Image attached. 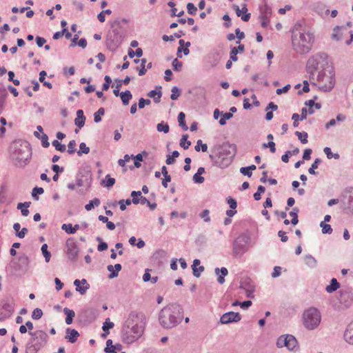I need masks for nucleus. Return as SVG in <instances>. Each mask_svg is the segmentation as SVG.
I'll use <instances>...</instances> for the list:
<instances>
[{
	"mask_svg": "<svg viewBox=\"0 0 353 353\" xmlns=\"http://www.w3.org/2000/svg\"><path fill=\"white\" fill-rule=\"evenodd\" d=\"M185 114L183 112H179V114H178L179 125L181 126L183 130L186 131L188 130V127L185 123Z\"/></svg>",
	"mask_w": 353,
	"mask_h": 353,
	"instance_id": "473e14b6",
	"label": "nucleus"
},
{
	"mask_svg": "<svg viewBox=\"0 0 353 353\" xmlns=\"http://www.w3.org/2000/svg\"><path fill=\"white\" fill-rule=\"evenodd\" d=\"M43 192H44V190L43 188L35 187L32 189V196L33 197V199L34 200L38 201L39 200L38 195L42 194L43 193Z\"/></svg>",
	"mask_w": 353,
	"mask_h": 353,
	"instance_id": "3c124183",
	"label": "nucleus"
},
{
	"mask_svg": "<svg viewBox=\"0 0 353 353\" xmlns=\"http://www.w3.org/2000/svg\"><path fill=\"white\" fill-rule=\"evenodd\" d=\"M314 42V33L303 29L299 23H296L292 30V43L294 50L299 54L309 52Z\"/></svg>",
	"mask_w": 353,
	"mask_h": 353,
	"instance_id": "f03ea898",
	"label": "nucleus"
},
{
	"mask_svg": "<svg viewBox=\"0 0 353 353\" xmlns=\"http://www.w3.org/2000/svg\"><path fill=\"white\" fill-rule=\"evenodd\" d=\"M276 346L279 348L285 347L290 351H296L298 348V342L293 335L285 334L278 338Z\"/></svg>",
	"mask_w": 353,
	"mask_h": 353,
	"instance_id": "9b49d317",
	"label": "nucleus"
},
{
	"mask_svg": "<svg viewBox=\"0 0 353 353\" xmlns=\"http://www.w3.org/2000/svg\"><path fill=\"white\" fill-rule=\"evenodd\" d=\"M201 149L203 152H206L208 150V145L205 143H203L201 140H198L196 145H195V150L199 152Z\"/></svg>",
	"mask_w": 353,
	"mask_h": 353,
	"instance_id": "4d7b16f0",
	"label": "nucleus"
},
{
	"mask_svg": "<svg viewBox=\"0 0 353 353\" xmlns=\"http://www.w3.org/2000/svg\"><path fill=\"white\" fill-rule=\"evenodd\" d=\"M187 10L188 14L194 15L196 14L197 8L192 3H188L187 4Z\"/></svg>",
	"mask_w": 353,
	"mask_h": 353,
	"instance_id": "69168bd1",
	"label": "nucleus"
},
{
	"mask_svg": "<svg viewBox=\"0 0 353 353\" xmlns=\"http://www.w3.org/2000/svg\"><path fill=\"white\" fill-rule=\"evenodd\" d=\"M335 72L332 66L327 65L319 72L316 77L317 84L321 90L330 91L335 85Z\"/></svg>",
	"mask_w": 353,
	"mask_h": 353,
	"instance_id": "0eeeda50",
	"label": "nucleus"
},
{
	"mask_svg": "<svg viewBox=\"0 0 353 353\" xmlns=\"http://www.w3.org/2000/svg\"><path fill=\"white\" fill-rule=\"evenodd\" d=\"M188 135L183 134L180 140V146L183 149L187 150L191 145V142L188 141Z\"/></svg>",
	"mask_w": 353,
	"mask_h": 353,
	"instance_id": "4c0bfd02",
	"label": "nucleus"
},
{
	"mask_svg": "<svg viewBox=\"0 0 353 353\" xmlns=\"http://www.w3.org/2000/svg\"><path fill=\"white\" fill-rule=\"evenodd\" d=\"M41 252H42V254L45 258V260L48 263L50 261V258H51V254L50 252L48 250V245L47 244H43L42 246H41Z\"/></svg>",
	"mask_w": 353,
	"mask_h": 353,
	"instance_id": "37998d69",
	"label": "nucleus"
},
{
	"mask_svg": "<svg viewBox=\"0 0 353 353\" xmlns=\"http://www.w3.org/2000/svg\"><path fill=\"white\" fill-rule=\"evenodd\" d=\"M85 117H77L74 119V124L79 128H81L85 125Z\"/></svg>",
	"mask_w": 353,
	"mask_h": 353,
	"instance_id": "338daca9",
	"label": "nucleus"
},
{
	"mask_svg": "<svg viewBox=\"0 0 353 353\" xmlns=\"http://www.w3.org/2000/svg\"><path fill=\"white\" fill-rule=\"evenodd\" d=\"M314 11L321 17H326L329 14L330 10L325 8V6L321 3H317L314 7Z\"/></svg>",
	"mask_w": 353,
	"mask_h": 353,
	"instance_id": "bb28decb",
	"label": "nucleus"
},
{
	"mask_svg": "<svg viewBox=\"0 0 353 353\" xmlns=\"http://www.w3.org/2000/svg\"><path fill=\"white\" fill-rule=\"evenodd\" d=\"M141 191H132L131 192V196L132 197V201L134 204H138L141 203Z\"/></svg>",
	"mask_w": 353,
	"mask_h": 353,
	"instance_id": "79ce46f5",
	"label": "nucleus"
},
{
	"mask_svg": "<svg viewBox=\"0 0 353 353\" xmlns=\"http://www.w3.org/2000/svg\"><path fill=\"white\" fill-rule=\"evenodd\" d=\"M295 135L298 137L299 139L301 141V142L303 144H305L307 143V137H308V135H307V133L305 132H299V131H296L295 132Z\"/></svg>",
	"mask_w": 353,
	"mask_h": 353,
	"instance_id": "c03bdc74",
	"label": "nucleus"
},
{
	"mask_svg": "<svg viewBox=\"0 0 353 353\" xmlns=\"http://www.w3.org/2000/svg\"><path fill=\"white\" fill-rule=\"evenodd\" d=\"M141 204H147L151 210H154L157 208V203H151L145 197L141 196Z\"/></svg>",
	"mask_w": 353,
	"mask_h": 353,
	"instance_id": "6e6d98bb",
	"label": "nucleus"
},
{
	"mask_svg": "<svg viewBox=\"0 0 353 353\" xmlns=\"http://www.w3.org/2000/svg\"><path fill=\"white\" fill-rule=\"evenodd\" d=\"M147 61L145 59H141L140 68L137 67L136 69L139 71V75L143 76L146 73L147 69L145 68V63Z\"/></svg>",
	"mask_w": 353,
	"mask_h": 353,
	"instance_id": "de8ad7c7",
	"label": "nucleus"
},
{
	"mask_svg": "<svg viewBox=\"0 0 353 353\" xmlns=\"http://www.w3.org/2000/svg\"><path fill=\"white\" fill-rule=\"evenodd\" d=\"M327 55L325 53H319L311 57L307 61V70L310 74L314 75V72L319 70V63L321 60H325Z\"/></svg>",
	"mask_w": 353,
	"mask_h": 353,
	"instance_id": "4468645a",
	"label": "nucleus"
},
{
	"mask_svg": "<svg viewBox=\"0 0 353 353\" xmlns=\"http://www.w3.org/2000/svg\"><path fill=\"white\" fill-rule=\"evenodd\" d=\"M259 10L261 12V18H269L271 16V8L268 5L265 0H263L262 4L259 6Z\"/></svg>",
	"mask_w": 353,
	"mask_h": 353,
	"instance_id": "393cba45",
	"label": "nucleus"
},
{
	"mask_svg": "<svg viewBox=\"0 0 353 353\" xmlns=\"http://www.w3.org/2000/svg\"><path fill=\"white\" fill-rule=\"evenodd\" d=\"M339 287L340 284L337 281L336 279L333 278L332 279L330 285L326 287L325 290L329 293H332L339 288Z\"/></svg>",
	"mask_w": 353,
	"mask_h": 353,
	"instance_id": "7c9ffc66",
	"label": "nucleus"
},
{
	"mask_svg": "<svg viewBox=\"0 0 353 353\" xmlns=\"http://www.w3.org/2000/svg\"><path fill=\"white\" fill-rule=\"evenodd\" d=\"M321 163V159H316L313 163L312 164L311 167L308 169V172L310 174L316 175L318 174V172H316L314 171L315 169L318 168L319 165Z\"/></svg>",
	"mask_w": 353,
	"mask_h": 353,
	"instance_id": "ea45409f",
	"label": "nucleus"
},
{
	"mask_svg": "<svg viewBox=\"0 0 353 353\" xmlns=\"http://www.w3.org/2000/svg\"><path fill=\"white\" fill-rule=\"evenodd\" d=\"M96 241L99 242V244L97 246V250L99 252H103L104 250H106L108 249V244L107 243L104 242L101 237L97 236L96 238Z\"/></svg>",
	"mask_w": 353,
	"mask_h": 353,
	"instance_id": "a18cd8bd",
	"label": "nucleus"
},
{
	"mask_svg": "<svg viewBox=\"0 0 353 353\" xmlns=\"http://www.w3.org/2000/svg\"><path fill=\"white\" fill-rule=\"evenodd\" d=\"M145 323L143 313L131 312L122 327L123 341L127 344H131L139 339L143 333Z\"/></svg>",
	"mask_w": 353,
	"mask_h": 353,
	"instance_id": "f257e3e1",
	"label": "nucleus"
},
{
	"mask_svg": "<svg viewBox=\"0 0 353 353\" xmlns=\"http://www.w3.org/2000/svg\"><path fill=\"white\" fill-rule=\"evenodd\" d=\"M121 21L117 19L111 24V29L108 32L106 37V45L109 49H115L123 41V35L120 31Z\"/></svg>",
	"mask_w": 353,
	"mask_h": 353,
	"instance_id": "6e6552de",
	"label": "nucleus"
},
{
	"mask_svg": "<svg viewBox=\"0 0 353 353\" xmlns=\"http://www.w3.org/2000/svg\"><path fill=\"white\" fill-rule=\"evenodd\" d=\"M233 8L236 11V14L238 17H241L243 15L242 13L243 12H246L248 11V9L246 8V5L244 4L242 7V10H240L239 6L237 5H234L233 6Z\"/></svg>",
	"mask_w": 353,
	"mask_h": 353,
	"instance_id": "bf43d9fd",
	"label": "nucleus"
},
{
	"mask_svg": "<svg viewBox=\"0 0 353 353\" xmlns=\"http://www.w3.org/2000/svg\"><path fill=\"white\" fill-rule=\"evenodd\" d=\"M90 148L85 143H81L79 145V150L77 152L78 156L81 157L83 154H88Z\"/></svg>",
	"mask_w": 353,
	"mask_h": 353,
	"instance_id": "09e8293b",
	"label": "nucleus"
},
{
	"mask_svg": "<svg viewBox=\"0 0 353 353\" xmlns=\"http://www.w3.org/2000/svg\"><path fill=\"white\" fill-rule=\"evenodd\" d=\"M132 158L134 160V166L130 165V166H129V168L130 170H132L134 168V167H135V168H140L141 165L140 161H143V154H137L135 156H134L132 154Z\"/></svg>",
	"mask_w": 353,
	"mask_h": 353,
	"instance_id": "72a5a7b5",
	"label": "nucleus"
},
{
	"mask_svg": "<svg viewBox=\"0 0 353 353\" xmlns=\"http://www.w3.org/2000/svg\"><path fill=\"white\" fill-rule=\"evenodd\" d=\"M350 34V39L345 41L347 45H350L353 41V32L348 30L345 26H336L333 29V34L332 38L337 41H341L344 37Z\"/></svg>",
	"mask_w": 353,
	"mask_h": 353,
	"instance_id": "ddd939ff",
	"label": "nucleus"
},
{
	"mask_svg": "<svg viewBox=\"0 0 353 353\" xmlns=\"http://www.w3.org/2000/svg\"><path fill=\"white\" fill-rule=\"evenodd\" d=\"M43 316V312L40 308H35L32 313V318L34 320H39Z\"/></svg>",
	"mask_w": 353,
	"mask_h": 353,
	"instance_id": "13d9d810",
	"label": "nucleus"
},
{
	"mask_svg": "<svg viewBox=\"0 0 353 353\" xmlns=\"http://www.w3.org/2000/svg\"><path fill=\"white\" fill-rule=\"evenodd\" d=\"M41 141V145L43 148H48L50 143L48 142V137L47 134L43 133L41 138L39 139Z\"/></svg>",
	"mask_w": 353,
	"mask_h": 353,
	"instance_id": "e2e57ef3",
	"label": "nucleus"
},
{
	"mask_svg": "<svg viewBox=\"0 0 353 353\" xmlns=\"http://www.w3.org/2000/svg\"><path fill=\"white\" fill-rule=\"evenodd\" d=\"M341 208L344 213L353 214V188L346 189L343 194Z\"/></svg>",
	"mask_w": 353,
	"mask_h": 353,
	"instance_id": "f8f14e48",
	"label": "nucleus"
},
{
	"mask_svg": "<svg viewBox=\"0 0 353 353\" xmlns=\"http://www.w3.org/2000/svg\"><path fill=\"white\" fill-rule=\"evenodd\" d=\"M216 157L212 154L210 158L213 161V164L221 168H225L229 166L233 161L236 154V145L229 143H223L216 148Z\"/></svg>",
	"mask_w": 353,
	"mask_h": 353,
	"instance_id": "39448f33",
	"label": "nucleus"
},
{
	"mask_svg": "<svg viewBox=\"0 0 353 353\" xmlns=\"http://www.w3.org/2000/svg\"><path fill=\"white\" fill-rule=\"evenodd\" d=\"M183 317V310L177 303H171L164 307L159 312V320L161 325L171 329L181 323Z\"/></svg>",
	"mask_w": 353,
	"mask_h": 353,
	"instance_id": "7ed1b4c3",
	"label": "nucleus"
},
{
	"mask_svg": "<svg viewBox=\"0 0 353 353\" xmlns=\"http://www.w3.org/2000/svg\"><path fill=\"white\" fill-rule=\"evenodd\" d=\"M74 285L76 286V290L81 294H84L90 288V285L85 279L81 281L79 279L74 280Z\"/></svg>",
	"mask_w": 353,
	"mask_h": 353,
	"instance_id": "4be33fe9",
	"label": "nucleus"
},
{
	"mask_svg": "<svg viewBox=\"0 0 353 353\" xmlns=\"http://www.w3.org/2000/svg\"><path fill=\"white\" fill-rule=\"evenodd\" d=\"M151 104V101L150 99H145L143 98H140L139 100L138 106L139 109H143L145 105H149Z\"/></svg>",
	"mask_w": 353,
	"mask_h": 353,
	"instance_id": "052dcab7",
	"label": "nucleus"
},
{
	"mask_svg": "<svg viewBox=\"0 0 353 353\" xmlns=\"http://www.w3.org/2000/svg\"><path fill=\"white\" fill-rule=\"evenodd\" d=\"M75 146H76V141L74 140H72L69 142V143L68 145V152L70 154H74L75 152V151H76Z\"/></svg>",
	"mask_w": 353,
	"mask_h": 353,
	"instance_id": "774afa93",
	"label": "nucleus"
},
{
	"mask_svg": "<svg viewBox=\"0 0 353 353\" xmlns=\"http://www.w3.org/2000/svg\"><path fill=\"white\" fill-rule=\"evenodd\" d=\"M305 263L310 268H314L316 265V260L312 255L308 254L305 256Z\"/></svg>",
	"mask_w": 353,
	"mask_h": 353,
	"instance_id": "e433bc0d",
	"label": "nucleus"
},
{
	"mask_svg": "<svg viewBox=\"0 0 353 353\" xmlns=\"http://www.w3.org/2000/svg\"><path fill=\"white\" fill-rule=\"evenodd\" d=\"M250 238L245 234H240L233 242L232 254L234 256H242L248 250Z\"/></svg>",
	"mask_w": 353,
	"mask_h": 353,
	"instance_id": "9d476101",
	"label": "nucleus"
},
{
	"mask_svg": "<svg viewBox=\"0 0 353 353\" xmlns=\"http://www.w3.org/2000/svg\"><path fill=\"white\" fill-rule=\"evenodd\" d=\"M79 225L76 224L74 226L71 223L68 224H63L61 226V229L64 230L66 233L70 234H73L76 233L77 230L79 229Z\"/></svg>",
	"mask_w": 353,
	"mask_h": 353,
	"instance_id": "c85d7f7f",
	"label": "nucleus"
},
{
	"mask_svg": "<svg viewBox=\"0 0 353 353\" xmlns=\"http://www.w3.org/2000/svg\"><path fill=\"white\" fill-rule=\"evenodd\" d=\"M10 159L18 168H24L32 157V149L28 142L23 140L14 141L10 147Z\"/></svg>",
	"mask_w": 353,
	"mask_h": 353,
	"instance_id": "20e7f679",
	"label": "nucleus"
},
{
	"mask_svg": "<svg viewBox=\"0 0 353 353\" xmlns=\"http://www.w3.org/2000/svg\"><path fill=\"white\" fill-rule=\"evenodd\" d=\"M11 263L16 272L25 273L28 270L30 260L28 256L23 254L18 257L17 261L12 260Z\"/></svg>",
	"mask_w": 353,
	"mask_h": 353,
	"instance_id": "2eb2a0df",
	"label": "nucleus"
},
{
	"mask_svg": "<svg viewBox=\"0 0 353 353\" xmlns=\"http://www.w3.org/2000/svg\"><path fill=\"white\" fill-rule=\"evenodd\" d=\"M241 319V316L239 312H228L221 316L220 322L222 324H228L239 322Z\"/></svg>",
	"mask_w": 353,
	"mask_h": 353,
	"instance_id": "6ab92c4d",
	"label": "nucleus"
},
{
	"mask_svg": "<svg viewBox=\"0 0 353 353\" xmlns=\"http://www.w3.org/2000/svg\"><path fill=\"white\" fill-rule=\"evenodd\" d=\"M345 341L350 345H353V321L347 327L344 332Z\"/></svg>",
	"mask_w": 353,
	"mask_h": 353,
	"instance_id": "a878e982",
	"label": "nucleus"
},
{
	"mask_svg": "<svg viewBox=\"0 0 353 353\" xmlns=\"http://www.w3.org/2000/svg\"><path fill=\"white\" fill-rule=\"evenodd\" d=\"M240 288L245 290L248 297H252V294L254 292V285H253L252 280L249 278L241 279Z\"/></svg>",
	"mask_w": 353,
	"mask_h": 353,
	"instance_id": "412c9836",
	"label": "nucleus"
},
{
	"mask_svg": "<svg viewBox=\"0 0 353 353\" xmlns=\"http://www.w3.org/2000/svg\"><path fill=\"white\" fill-rule=\"evenodd\" d=\"M171 92L172 94L170 95V98L172 100H176L181 95V90L176 86L172 87Z\"/></svg>",
	"mask_w": 353,
	"mask_h": 353,
	"instance_id": "864d4df0",
	"label": "nucleus"
},
{
	"mask_svg": "<svg viewBox=\"0 0 353 353\" xmlns=\"http://www.w3.org/2000/svg\"><path fill=\"white\" fill-rule=\"evenodd\" d=\"M104 80H105V82L103 83V84L102 85V90L104 91H106L110 88V85L112 82V79H111L110 77L106 75L104 77Z\"/></svg>",
	"mask_w": 353,
	"mask_h": 353,
	"instance_id": "680f3d73",
	"label": "nucleus"
},
{
	"mask_svg": "<svg viewBox=\"0 0 353 353\" xmlns=\"http://www.w3.org/2000/svg\"><path fill=\"white\" fill-rule=\"evenodd\" d=\"M115 97H120L123 105H129L130 101L132 99V94L130 90L117 92H115Z\"/></svg>",
	"mask_w": 353,
	"mask_h": 353,
	"instance_id": "5701e85b",
	"label": "nucleus"
},
{
	"mask_svg": "<svg viewBox=\"0 0 353 353\" xmlns=\"http://www.w3.org/2000/svg\"><path fill=\"white\" fill-rule=\"evenodd\" d=\"M299 209L297 207H295L289 213L290 216L292 217V219L290 221V222L294 225H296L298 223V222H299V219H298V213H299Z\"/></svg>",
	"mask_w": 353,
	"mask_h": 353,
	"instance_id": "2f4dec72",
	"label": "nucleus"
},
{
	"mask_svg": "<svg viewBox=\"0 0 353 353\" xmlns=\"http://www.w3.org/2000/svg\"><path fill=\"white\" fill-rule=\"evenodd\" d=\"M340 303L345 307H349L353 303L352 294L346 290H341L339 297Z\"/></svg>",
	"mask_w": 353,
	"mask_h": 353,
	"instance_id": "aec40b11",
	"label": "nucleus"
},
{
	"mask_svg": "<svg viewBox=\"0 0 353 353\" xmlns=\"http://www.w3.org/2000/svg\"><path fill=\"white\" fill-rule=\"evenodd\" d=\"M215 274L219 275L217 281L220 284H223L225 282L224 277L228 275V271L226 268H221V269L219 268H215L214 270Z\"/></svg>",
	"mask_w": 353,
	"mask_h": 353,
	"instance_id": "cd10ccee",
	"label": "nucleus"
},
{
	"mask_svg": "<svg viewBox=\"0 0 353 353\" xmlns=\"http://www.w3.org/2000/svg\"><path fill=\"white\" fill-rule=\"evenodd\" d=\"M101 203L100 200L98 198H94V199L89 201L88 204L85 205V209L87 211H90L95 207H98Z\"/></svg>",
	"mask_w": 353,
	"mask_h": 353,
	"instance_id": "f704fd0d",
	"label": "nucleus"
},
{
	"mask_svg": "<svg viewBox=\"0 0 353 353\" xmlns=\"http://www.w3.org/2000/svg\"><path fill=\"white\" fill-rule=\"evenodd\" d=\"M63 311V313L66 315L65 323L67 325H70L72 323L73 318L75 316V312L72 310H70L68 307H64Z\"/></svg>",
	"mask_w": 353,
	"mask_h": 353,
	"instance_id": "c756f323",
	"label": "nucleus"
},
{
	"mask_svg": "<svg viewBox=\"0 0 353 353\" xmlns=\"http://www.w3.org/2000/svg\"><path fill=\"white\" fill-rule=\"evenodd\" d=\"M31 338L26 345V353H37L48 343V336L43 330L29 332Z\"/></svg>",
	"mask_w": 353,
	"mask_h": 353,
	"instance_id": "423d86ee",
	"label": "nucleus"
},
{
	"mask_svg": "<svg viewBox=\"0 0 353 353\" xmlns=\"http://www.w3.org/2000/svg\"><path fill=\"white\" fill-rule=\"evenodd\" d=\"M105 114V109L103 108H100L94 114V121L95 123H99L101 121V116Z\"/></svg>",
	"mask_w": 353,
	"mask_h": 353,
	"instance_id": "49530a36",
	"label": "nucleus"
},
{
	"mask_svg": "<svg viewBox=\"0 0 353 353\" xmlns=\"http://www.w3.org/2000/svg\"><path fill=\"white\" fill-rule=\"evenodd\" d=\"M47 73L46 71H41L39 73V81L41 82L44 86H46L48 88L51 89L52 88V83L48 81H44V79Z\"/></svg>",
	"mask_w": 353,
	"mask_h": 353,
	"instance_id": "58836bf2",
	"label": "nucleus"
},
{
	"mask_svg": "<svg viewBox=\"0 0 353 353\" xmlns=\"http://www.w3.org/2000/svg\"><path fill=\"white\" fill-rule=\"evenodd\" d=\"M114 323L110 321L109 319H107L103 323L102 330L103 332H106L107 334H109L110 329H112L114 327Z\"/></svg>",
	"mask_w": 353,
	"mask_h": 353,
	"instance_id": "8fccbe9b",
	"label": "nucleus"
},
{
	"mask_svg": "<svg viewBox=\"0 0 353 353\" xmlns=\"http://www.w3.org/2000/svg\"><path fill=\"white\" fill-rule=\"evenodd\" d=\"M66 336H65V339L68 340L71 343H74L78 337L79 336V333L77 330L74 329H71L68 327L65 330Z\"/></svg>",
	"mask_w": 353,
	"mask_h": 353,
	"instance_id": "b1692460",
	"label": "nucleus"
},
{
	"mask_svg": "<svg viewBox=\"0 0 353 353\" xmlns=\"http://www.w3.org/2000/svg\"><path fill=\"white\" fill-rule=\"evenodd\" d=\"M14 301L12 300H3L0 305V321L9 318L14 312Z\"/></svg>",
	"mask_w": 353,
	"mask_h": 353,
	"instance_id": "f3484780",
	"label": "nucleus"
},
{
	"mask_svg": "<svg viewBox=\"0 0 353 353\" xmlns=\"http://www.w3.org/2000/svg\"><path fill=\"white\" fill-rule=\"evenodd\" d=\"M223 52L218 49H212L205 57L207 64L211 68H216L220 63Z\"/></svg>",
	"mask_w": 353,
	"mask_h": 353,
	"instance_id": "dca6fc26",
	"label": "nucleus"
},
{
	"mask_svg": "<svg viewBox=\"0 0 353 353\" xmlns=\"http://www.w3.org/2000/svg\"><path fill=\"white\" fill-rule=\"evenodd\" d=\"M55 149L61 152H64L66 150L65 145L61 144L58 140H54L52 143Z\"/></svg>",
	"mask_w": 353,
	"mask_h": 353,
	"instance_id": "603ef678",
	"label": "nucleus"
},
{
	"mask_svg": "<svg viewBox=\"0 0 353 353\" xmlns=\"http://www.w3.org/2000/svg\"><path fill=\"white\" fill-rule=\"evenodd\" d=\"M320 226L322 228V232L323 234H331L332 232V228L330 225L327 224L324 222L320 223Z\"/></svg>",
	"mask_w": 353,
	"mask_h": 353,
	"instance_id": "5fc2aeb1",
	"label": "nucleus"
},
{
	"mask_svg": "<svg viewBox=\"0 0 353 353\" xmlns=\"http://www.w3.org/2000/svg\"><path fill=\"white\" fill-rule=\"evenodd\" d=\"M157 130L158 132H163L165 134L168 133L170 130L169 125L167 123H165L162 121L161 123H159L157 125Z\"/></svg>",
	"mask_w": 353,
	"mask_h": 353,
	"instance_id": "a19ab883",
	"label": "nucleus"
},
{
	"mask_svg": "<svg viewBox=\"0 0 353 353\" xmlns=\"http://www.w3.org/2000/svg\"><path fill=\"white\" fill-rule=\"evenodd\" d=\"M321 321V312L316 307H310L305 310L303 314L304 327L309 330L318 327Z\"/></svg>",
	"mask_w": 353,
	"mask_h": 353,
	"instance_id": "1a4fd4ad",
	"label": "nucleus"
},
{
	"mask_svg": "<svg viewBox=\"0 0 353 353\" xmlns=\"http://www.w3.org/2000/svg\"><path fill=\"white\" fill-rule=\"evenodd\" d=\"M172 65L175 71H180L182 68V63L176 58L173 60Z\"/></svg>",
	"mask_w": 353,
	"mask_h": 353,
	"instance_id": "0e129e2a",
	"label": "nucleus"
},
{
	"mask_svg": "<svg viewBox=\"0 0 353 353\" xmlns=\"http://www.w3.org/2000/svg\"><path fill=\"white\" fill-rule=\"evenodd\" d=\"M66 254L71 261H75L78 256L79 250L75 240L73 238H69L66 241Z\"/></svg>",
	"mask_w": 353,
	"mask_h": 353,
	"instance_id": "a211bd4d",
	"label": "nucleus"
},
{
	"mask_svg": "<svg viewBox=\"0 0 353 353\" xmlns=\"http://www.w3.org/2000/svg\"><path fill=\"white\" fill-rule=\"evenodd\" d=\"M115 183V179L114 178L110 177L109 174L105 176V180L102 181L101 185H104L108 188L112 187Z\"/></svg>",
	"mask_w": 353,
	"mask_h": 353,
	"instance_id": "c9c22d12",
	"label": "nucleus"
}]
</instances>
